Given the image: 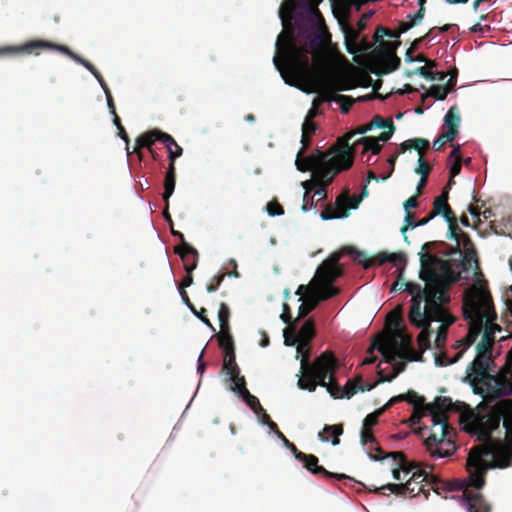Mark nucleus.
I'll return each mask as SVG.
<instances>
[{
  "instance_id": "f257e3e1",
  "label": "nucleus",
  "mask_w": 512,
  "mask_h": 512,
  "mask_svg": "<svg viewBox=\"0 0 512 512\" xmlns=\"http://www.w3.org/2000/svg\"><path fill=\"white\" fill-rule=\"evenodd\" d=\"M322 0H286L279 9L283 32L273 62L286 84L297 86L311 78L309 53H319L331 35L317 5Z\"/></svg>"
},
{
  "instance_id": "f03ea898",
  "label": "nucleus",
  "mask_w": 512,
  "mask_h": 512,
  "mask_svg": "<svg viewBox=\"0 0 512 512\" xmlns=\"http://www.w3.org/2000/svg\"><path fill=\"white\" fill-rule=\"evenodd\" d=\"M462 309L469 328L466 336L457 340L453 348L461 349L464 353L481 334L484 322L494 321L497 315L490 292L477 285H471L465 290Z\"/></svg>"
},
{
  "instance_id": "7ed1b4c3",
  "label": "nucleus",
  "mask_w": 512,
  "mask_h": 512,
  "mask_svg": "<svg viewBox=\"0 0 512 512\" xmlns=\"http://www.w3.org/2000/svg\"><path fill=\"white\" fill-rule=\"evenodd\" d=\"M493 455V451L488 446L473 447L467 458L466 469L468 479L463 488V502L468 512H490L491 507L484 496L475 490H480L485 485V475L488 469L493 468L494 464L488 461V457Z\"/></svg>"
},
{
  "instance_id": "20e7f679",
  "label": "nucleus",
  "mask_w": 512,
  "mask_h": 512,
  "mask_svg": "<svg viewBox=\"0 0 512 512\" xmlns=\"http://www.w3.org/2000/svg\"><path fill=\"white\" fill-rule=\"evenodd\" d=\"M295 165L301 172L316 173L317 189L314 194L319 196V199H324L327 194L326 187L332 183L335 175L352 167V158L348 153L333 157L326 151L316 149V152L308 157H303L302 152L297 154Z\"/></svg>"
},
{
  "instance_id": "39448f33",
  "label": "nucleus",
  "mask_w": 512,
  "mask_h": 512,
  "mask_svg": "<svg viewBox=\"0 0 512 512\" xmlns=\"http://www.w3.org/2000/svg\"><path fill=\"white\" fill-rule=\"evenodd\" d=\"M431 471L432 470L429 468L418 469L414 471L405 482L387 483L381 487L369 488V491L386 495L384 491L388 490L390 493L399 497H415L423 493L425 498H428L429 490H426L425 486H430L435 492H437L438 489L444 488V484L441 482L440 478L432 474Z\"/></svg>"
},
{
  "instance_id": "423d86ee",
  "label": "nucleus",
  "mask_w": 512,
  "mask_h": 512,
  "mask_svg": "<svg viewBox=\"0 0 512 512\" xmlns=\"http://www.w3.org/2000/svg\"><path fill=\"white\" fill-rule=\"evenodd\" d=\"M431 471L432 470L429 468L418 469L414 471L405 482L387 483L381 487L369 488V491L386 495L384 491L388 490L390 493L399 497H415L423 493L425 498H428L429 490H426L425 486H430L435 492H437L438 489L444 488V484L441 482L440 478L432 474Z\"/></svg>"
},
{
  "instance_id": "0eeeda50",
  "label": "nucleus",
  "mask_w": 512,
  "mask_h": 512,
  "mask_svg": "<svg viewBox=\"0 0 512 512\" xmlns=\"http://www.w3.org/2000/svg\"><path fill=\"white\" fill-rule=\"evenodd\" d=\"M340 258L341 253H332L318 266L311 281V295L318 302L326 301L340 293V289L332 285L344 273L339 266Z\"/></svg>"
},
{
  "instance_id": "6e6552de",
  "label": "nucleus",
  "mask_w": 512,
  "mask_h": 512,
  "mask_svg": "<svg viewBox=\"0 0 512 512\" xmlns=\"http://www.w3.org/2000/svg\"><path fill=\"white\" fill-rule=\"evenodd\" d=\"M58 51L69 56L74 61L83 65L93 76L99 73L96 67L88 60L72 52L67 46L53 43L43 39H33L20 45H7L0 47V57H12L19 54L38 56L42 51Z\"/></svg>"
},
{
  "instance_id": "1a4fd4ad",
  "label": "nucleus",
  "mask_w": 512,
  "mask_h": 512,
  "mask_svg": "<svg viewBox=\"0 0 512 512\" xmlns=\"http://www.w3.org/2000/svg\"><path fill=\"white\" fill-rule=\"evenodd\" d=\"M512 371L508 367L496 370V363L493 362L488 370V378L482 381L466 382L471 386L474 394L480 395L486 402L492 403L511 393L512 387L509 379Z\"/></svg>"
},
{
  "instance_id": "9d476101",
  "label": "nucleus",
  "mask_w": 512,
  "mask_h": 512,
  "mask_svg": "<svg viewBox=\"0 0 512 512\" xmlns=\"http://www.w3.org/2000/svg\"><path fill=\"white\" fill-rule=\"evenodd\" d=\"M297 353L301 354V372L302 376L299 377L297 385L302 390H307L309 392L315 391L314 383L310 382L308 385H303L308 382L309 378H311L316 372V370L320 369L321 371L327 373L332 368L333 357H335L332 351L326 350L321 353L313 362H310L311 356V342L299 341L297 343Z\"/></svg>"
},
{
  "instance_id": "9b49d317",
  "label": "nucleus",
  "mask_w": 512,
  "mask_h": 512,
  "mask_svg": "<svg viewBox=\"0 0 512 512\" xmlns=\"http://www.w3.org/2000/svg\"><path fill=\"white\" fill-rule=\"evenodd\" d=\"M495 340H491L490 333H483L479 343L476 344V355L466 368L464 381H484L488 378V370L490 365L495 362L493 356V347Z\"/></svg>"
},
{
  "instance_id": "f8f14e48",
  "label": "nucleus",
  "mask_w": 512,
  "mask_h": 512,
  "mask_svg": "<svg viewBox=\"0 0 512 512\" xmlns=\"http://www.w3.org/2000/svg\"><path fill=\"white\" fill-rule=\"evenodd\" d=\"M414 297L413 305L410 306L409 309L408 320L413 326L421 329L417 341L419 348L424 352L431 347L430 338L433 334V330L431 329V321L429 320V313L426 308V304H424L423 307H420L421 297L419 294Z\"/></svg>"
},
{
  "instance_id": "ddd939ff",
  "label": "nucleus",
  "mask_w": 512,
  "mask_h": 512,
  "mask_svg": "<svg viewBox=\"0 0 512 512\" xmlns=\"http://www.w3.org/2000/svg\"><path fill=\"white\" fill-rule=\"evenodd\" d=\"M342 252L351 255L354 258V261L362 265L365 269H369L375 264L381 266L386 262H390L399 271V278L402 276V273L407 264V258L403 252H380L373 259L367 258V255L364 252L359 251L354 247H345L342 249Z\"/></svg>"
},
{
  "instance_id": "4468645a",
  "label": "nucleus",
  "mask_w": 512,
  "mask_h": 512,
  "mask_svg": "<svg viewBox=\"0 0 512 512\" xmlns=\"http://www.w3.org/2000/svg\"><path fill=\"white\" fill-rule=\"evenodd\" d=\"M439 271V277L442 280L443 287L439 291V294L427 293L426 300H435L441 302H449L450 296L447 294L449 287L460 281L461 279L468 280V277H462L459 269V264L455 259H441L437 268Z\"/></svg>"
},
{
  "instance_id": "2eb2a0df",
  "label": "nucleus",
  "mask_w": 512,
  "mask_h": 512,
  "mask_svg": "<svg viewBox=\"0 0 512 512\" xmlns=\"http://www.w3.org/2000/svg\"><path fill=\"white\" fill-rule=\"evenodd\" d=\"M448 302H441L435 300H426V308L429 313V320L432 322H440L441 325L437 330L435 339L436 348L441 349L445 345L448 334V327L451 326L456 318L450 314L445 304Z\"/></svg>"
},
{
  "instance_id": "dca6fc26",
  "label": "nucleus",
  "mask_w": 512,
  "mask_h": 512,
  "mask_svg": "<svg viewBox=\"0 0 512 512\" xmlns=\"http://www.w3.org/2000/svg\"><path fill=\"white\" fill-rule=\"evenodd\" d=\"M421 270L419 277L425 282L426 294H439L443 287L442 280L437 271L441 258L431 254L430 252H419Z\"/></svg>"
},
{
  "instance_id": "f3484780",
  "label": "nucleus",
  "mask_w": 512,
  "mask_h": 512,
  "mask_svg": "<svg viewBox=\"0 0 512 512\" xmlns=\"http://www.w3.org/2000/svg\"><path fill=\"white\" fill-rule=\"evenodd\" d=\"M410 344V336L397 332L392 338L377 345V349L383 355L385 362L393 363L397 358H406V353H413Z\"/></svg>"
},
{
  "instance_id": "a211bd4d",
  "label": "nucleus",
  "mask_w": 512,
  "mask_h": 512,
  "mask_svg": "<svg viewBox=\"0 0 512 512\" xmlns=\"http://www.w3.org/2000/svg\"><path fill=\"white\" fill-rule=\"evenodd\" d=\"M339 368V362L336 357H333L332 368L329 372L325 373L320 369L316 370L314 375L307 380L308 382L303 385H308L310 382L314 383L315 389L317 386L325 387L329 394L335 399L346 397V385L341 387L335 378V373Z\"/></svg>"
},
{
  "instance_id": "6ab92c4d",
  "label": "nucleus",
  "mask_w": 512,
  "mask_h": 512,
  "mask_svg": "<svg viewBox=\"0 0 512 512\" xmlns=\"http://www.w3.org/2000/svg\"><path fill=\"white\" fill-rule=\"evenodd\" d=\"M402 401H407L413 405V413L410 417V422L413 425L419 424L424 416H429L428 410H426L425 398L418 395L414 390H409L405 394H400L389 399L386 403V407H391L394 404Z\"/></svg>"
},
{
  "instance_id": "aec40b11",
  "label": "nucleus",
  "mask_w": 512,
  "mask_h": 512,
  "mask_svg": "<svg viewBox=\"0 0 512 512\" xmlns=\"http://www.w3.org/2000/svg\"><path fill=\"white\" fill-rule=\"evenodd\" d=\"M296 459L301 462L304 468L309 471L311 474L316 476H323L327 479H337V480H353L350 476L342 473H333L327 471L323 466L319 465V459L317 456L313 454H306L303 452H298L296 454Z\"/></svg>"
},
{
  "instance_id": "412c9836",
  "label": "nucleus",
  "mask_w": 512,
  "mask_h": 512,
  "mask_svg": "<svg viewBox=\"0 0 512 512\" xmlns=\"http://www.w3.org/2000/svg\"><path fill=\"white\" fill-rule=\"evenodd\" d=\"M373 129V124L368 123L366 125H362L358 127L356 130L351 131L343 135L337 140V144L330 147L326 152L332 155L333 157H339L340 155H343L344 153H348L351 155L352 163L354 162V155L356 151L355 142L350 145L349 140L356 134H364L370 130Z\"/></svg>"
},
{
  "instance_id": "4be33fe9",
  "label": "nucleus",
  "mask_w": 512,
  "mask_h": 512,
  "mask_svg": "<svg viewBox=\"0 0 512 512\" xmlns=\"http://www.w3.org/2000/svg\"><path fill=\"white\" fill-rule=\"evenodd\" d=\"M387 50V53L379 52L374 61L376 68L372 69L371 72L378 76L397 70L401 64V59L395 53L396 48L392 47Z\"/></svg>"
},
{
  "instance_id": "5701e85b",
  "label": "nucleus",
  "mask_w": 512,
  "mask_h": 512,
  "mask_svg": "<svg viewBox=\"0 0 512 512\" xmlns=\"http://www.w3.org/2000/svg\"><path fill=\"white\" fill-rule=\"evenodd\" d=\"M155 141L160 142H170L172 143L173 137L161 130L153 129L146 133L141 134L136 139V145L134 148V152L138 154L139 159L142 158V152L140 151L141 148H147L150 153H153V144Z\"/></svg>"
},
{
  "instance_id": "b1692460",
  "label": "nucleus",
  "mask_w": 512,
  "mask_h": 512,
  "mask_svg": "<svg viewBox=\"0 0 512 512\" xmlns=\"http://www.w3.org/2000/svg\"><path fill=\"white\" fill-rule=\"evenodd\" d=\"M459 268L463 272H468L471 269H474V277H475V283L473 285L481 286L485 289V291L488 290V283L484 278V274L482 273L480 269L479 259L477 255H468V254H462L459 256V259H456Z\"/></svg>"
},
{
  "instance_id": "393cba45",
  "label": "nucleus",
  "mask_w": 512,
  "mask_h": 512,
  "mask_svg": "<svg viewBox=\"0 0 512 512\" xmlns=\"http://www.w3.org/2000/svg\"><path fill=\"white\" fill-rule=\"evenodd\" d=\"M432 422L431 432L425 439L424 444L426 448L437 445V441L441 440L451 434H454L453 428L448 424V419L444 418H430Z\"/></svg>"
},
{
  "instance_id": "a878e982",
  "label": "nucleus",
  "mask_w": 512,
  "mask_h": 512,
  "mask_svg": "<svg viewBox=\"0 0 512 512\" xmlns=\"http://www.w3.org/2000/svg\"><path fill=\"white\" fill-rule=\"evenodd\" d=\"M503 407L504 404L499 402L493 407L492 411L485 416V419L480 423L482 436L491 438L492 433L499 428L505 412Z\"/></svg>"
},
{
  "instance_id": "bb28decb",
  "label": "nucleus",
  "mask_w": 512,
  "mask_h": 512,
  "mask_svg": "<svg viewBox=\"0 0 512 512\" xmlns=\"http://www.w3.org/2000/svg\"><path fill=\"white\" fill-rule=\"evenodd\" d=\"M174 252L181 257L186 273L191 274L198 265V251L188 243L180 244Z\"/></svg>"
},
{
  "instance_id": "cd10ccee",
  "label": "nucleus",
  "mask_w": 512,
  "mask_h": 512,
  "mask_svg": "<svg viewBox=\"0 0 512 512\" xmlns=\"http://www.w3.org/2000/svg\"><path fill=\"white\" fill-rule=\"evenodd\" d=\"M426 410H428L430 418L448 419L447 412L453 411L454 407L451 398L437 396L432 403H426Z\"/></svg>"
},
{
  "instance_id": "c85d7f7f",
  "label": "nucleus",
  "mask_w": 512,
  "mask_h": 512,
  "mask_svg": "<svg viewBox=\"0 0 512 512\" xmlns=\"http://www.w3.org/2000/svg\"><path fill=\"white\" fill-rule=\"evenodd\" d=\"M449 185H446L441 194L437 197H435L433 204H432V210L429 212L431 214V217H436L438 215L443 216L444 219L451 218L454 214L453 210L451 209L448 199H449Z\"/></svg>"
},
{
  "instance_id": "c756f323",
  "label": "nucleus",
  "mask_w": 512,
  "mask_h": 512,
  "mask_svg": "<svg viewBox=\"0 0 512 512\" xmlns=\"http://www.w3.org/2000/svg\"><path fill=\"white\" fill-rule=\"evenodd\" d=\"M386 457H391L396 462H399L400 468L402 469L403 474H405V476L412 474L414 471H416L418 469H425V468H429L430 470L433 469V467L429 464H424L422 462L408 460L406 455L401 451L389 452V453H387Z\"/></svg>"
},
{
  "instance_id": "7c9ffc66",
  "label": "nucleus",
  "mask_w": 512,
  "mask_h": 512,
  "mask_svg": "<svg viewBox=\"0 0 512 512\" xmlns=\"http://www.w3.org/2000/svg\"><path fill=\"white\" fill-rule=\"evenodd\" d=\"M392 290L393 291H407L412 297L411 298V306L413 305V301L415 299L414 296H416L417 294H419V296L421 297L420 307L424 306V305H422L423 302L426 303V288L425 287L422 288L421 285L418 283L396 281L393 284Z\"/></svg>"
},
{
  "instance_id": "2f4dec72",
  "label": "nucleus",
  "mask_w": 512,
  "mask_h": 512,
  "mask_svg": "<svg viewBox=\"0 0 512 512\" xmlns=\"http://www.w3.org/2000/svg\"><path fill=\"white\" fill-rule=\"evenodd\" d=\"M436 443L437 445L427 448L432 457H449L456 451V445L451 439V435L438 440Z\"/></svg>"
},
{
  "instance_id": "473e14b6",
  "label": "nucleus",
  "mask_w": 512,
  "mask_h": 512,
  "mask_svg": "<svg viewBox=\"0 0 512 512\" xmlns=\"http://www.w3.org/2000/svg\"><path fill=\"white\" fill-rule=\"evenodd\" d=\"M460 125V115L456 106H452L444 117V126L447 128L445 137L455 139Z\"/></svg>"
},
{
  "instance_id": "72a5a7b5",
  "label": "nucleus",
  "mask_w": 512,
  "mask_h": 512,
  "mask_svg": "<svg viewBox=\"0 0 512 512\" xmlns=\"http://www.w3.org/2000/svg\"><path fill=\"white\" fill-rule=\"evenodd\" d=\"M445 221L448 223V238L456 241V245L450 248V251L447 253V255L451 256L453 254H458V256H461L462 252L459 247V238L460 234L465 232L460 229L455 213L451 218H446Z\"/></svg>"
},
{
  "instance_id": "f704fd0d",
  "label": "nucleus",
  "mask_w": 512,
  "mask_h": 512,
  "mask_svg": "<svg viewBox=\"0 0 512 512\" xmlns=\"http://www.w3.org/2000/svg\"><path fill=\"white\" fill-rule=\"evenodd\" d=\"M378 383H381L380 380L374 383L364 384L361 376H358L354 380L349 379L346 383V398L350 399L358 391H371L378 385Z\"/></svg>"
},
{
  "instance_id": "c9c22d12",
  "label": "nucleus",
  "mask_w": 512,
  "mask_h": 512,
  "mask_svg": "<svg viewBox=\"0 0 512 512\" xmlns=\"http://www.w3.org/2000/svg\"><path fill=\"white\" fill-rule=\"evenodd\" d=\"M176 184V168L175 164L169 163L167 171L165 173L164 178V192H163V200L169 206V199L174 193Z\"/></svg>"
},
{
  "instance_id": "e433bc0d",
  "label": "nucleus",
  "mask_w": 512,
  "mask_h": 512,
  "mask_svg": "<svg viewBox=\"0 0 512 512\" xmlns=\"http://www.w3.org/2000/svg\"><path fill=\"white\" fill-rule=\"evenodd\" d=\"M361 201L362 196H350L349 191L346 190L336 198L335 204L337 209H342V211L349 213L350 209H357Z\"/></svg>"
},
{
  "instance_id": "4c0bfd02",
  "label": "nucleus",
  "mask_w": 512,
  "mask_h": 512,
  "mask_svg": "<svg viewBox=\"0 0 512 512\" xmlns=\"http://www.w3.org/2000/svg\"><path fill=\"white\" fill-rule=\"evenodd\" d=\"M384 36H387L389 38H394V39H398L400 37V33H398V30H390L388 28H384V27H378L374 36H373V39L375 42H378L380 43V45L385 48V49H391L392 47H395L397 48L398 45H400V42L397 41L395 43H392V42H388V41H384L383 40V37Z\"/></svg>"
},
{
  "instance_id": "58836bf2",
  "label": "nucleus",
  "mask_w": 512,
  "mask_h": 512,
  "mask_svg": "<svg viewBox=\"0 0 512 512\" xmlns=\"http://www.w3.org/2000/svg\"><path fill=\"white\" fill-rule=\"evenodd\" d=\"M355 145H362L364 147L363 153L371 151L373 155L379 154L382 150V145L379 144L375 137L371 136L361 137L359 140L355 141Z\"/></svg>"
},
{
  "instance_id": "ea45409f",
  "label": "nucleus",
  "mask_w": 512,
  "mask_h": 512,
  "mask_svg": "<svg viewBox=\"0 0 512 512\" xmlns=\"http://www.w3.org/2000/svg\"><path fill=\"white\" fill-rule=\"evenodd\" d=\"M296 336L298 337L299 341L312 342L316 336L314 321L312 319L305 321Z\"/></svg>"
},
{
  "instance_id": "a19ab883",
  "label": "nucleus",
  "mask_w": 512,
  "mask_h": 512,
  "mask_svg": "<svg viewBox=\"0 0 512 512\" xmlns=\"http://www.w3.org/2000/svg\"><path fill=\"white\" fill-rule=\"evenodd\" d=\"M323 433H330L333 437L332 444L334 446L338 445L340 443L339 436L343 434V425L342 424H337V425H327L326 424L324 426L323 432L319 433V438L322 441L327 442V441H329V438L324 436Z\"/></svg>"
},
{
  "instance_id": "79ce46f5",
  "label": "nucleus",
  "mask_w": 512,
  "mask_h": 512,
  "mask_svg": "<svg viewBox=\"0 0 512 512\" xmlns=\"http://www.w3.org/2000/svg\"><path fill=\"white\" fill-rule=\"evenodd\" d=\"M219 346L224 350L225 354L234 352V343L233 338L230 334V329H220V334L218 335Z\"/></svg>"
},
{
  "instance_id": "37998d69",
  "label": "nucleus",
  "mask_w": 512,
  "mask_h": 512,
  "mask_svg": "<svg viewBox=\"0 0 512 512\" xmlns=\"http://www.w3.org/2000/svg\"><path fill=\"white\" fill-rule=\"evenodd\" d=\"M222 370L226 373V375L229 376V378L235 375L236 373L240 372L239 367L236 363L235 352L228 354L224 353Z\"/></svg>"
},
{
  "instance_id": "c03bdc74",
  "label": "nucleus",
  "mask_w": 512,
  "mask_h": 512,
  "mask_svg": "<svg viewBox=\"0 0 512 512\" xmlns=\"http://www.w3.org/2000/svg\"><path fill=\"white\" fill-rule=\"evenodd\" d=\"M348 215V212L342 211V209H337L336 205L335 207L328 205L321 211L320 216L323 220H330L335 218H345L348 217Z\"/></svg>"
},
{
  "instance_id": "a18cd8bd",
  "label": "nucleus",
  "mask_w": 512,
  "mask_h": 512,
  "mask_svg": "<svg viewBox=\"0 0 512 512\" xmlns=\"http://www.w3.org/2000/svg\"><path fill=\"white\" fill-rule=\"evenodd\" d=\"M463 248V251L461 250L462 254H468V255H477L476 248L474 246L473 241L471 240L470 236L465 232L460 234L459 238V247Z\"/></svg>"
},
{
  "instance_id": "49530a36",
  "label": "nucleus",
  "mask_w": 512,
  "mask_h": 512,
  "mask_svg": "<svg viewBox=\"0 0 512 512\" xmlns=\"http://www.w3.org/2000/svg\"><path fill=\"white\" fill-rule=\"evenodd\" d=\"M318 303L319 302L316 300V298H314L311 294L308 295L307 301L299 306L298 318L306 317L311 311H313L317 307Z\"/></svg>"
},
{
  "instance_id": "de8ad7c7",
  "label": "nucleus",
  "mask_w": 512,
  "mask_h": 512,
  "mask_svg": "<svg viewBox=\"0 0 512 512\" xmlns=\"http://www.w3.org/2000/svg\"><path fill=\"white\" fill-rule=\"evenodd\" d=\"M240 396L255 414H259V411H263V407L261 406L258 398L252 395L249 390H245L242 394H240Z\"/></svg>"
},
{
  "instance_id": "09e8293b",
  "label": "nucleus",
  "mask_w": 512,
  "mask_h": 512,
  "mask_svg": "<svg viewBox=\"0 0 512 512\" xmlns=\"http://www.w3.org/2000/svg\"><path fill=\"white\" fill-rule=\"evenodd\" d=\"M389 407H386V404L375 410L374 412L368 414L364 420H363V427L371 429V427L377 425L379 417L388 409Z\"/></svg>"
},
{
  "instance_id": "8fccbe9b",
  "label": "nucleus",
  "mask_w": 512,
  "mask_h": 512,
  "mask_svg": "<svg viewBox=\"0 0 512 512\" xmlns=\"http://www.w3.org/2000/svg\"><path fill=\"white\" fill-rule=\"evenodd\" d=\"M229 319H230V309L228 305L224 302L220 303L219 311H218V320L220 323V329H230L229 325Z\"/></svg>"
},
{
  "instance_id": "3c124183",
  "label": "nucleus",
  "mask_w": 512,
  "mask_h": 512,
  "mask_svg": "<svg viewBox=\"0 0 512 512\" xmlns=\"http://www.w3.org/2000/svg\"><path fill=\"white\" fill-rule=\"evenodd\" d=\"M165 144L167 150H168V158L169 163L175 164L176 158L180 157L183 153V149L181 146L177 144V142L173 139L172 143L170 142H163Z\"/></svg>"
},
{
  "instance_id": "603ef678",
  "label": "nucleus",
  "mask_w": 512,
  "mask_h": 512,
  "mask_svg": "<svg viewBox=\"0 0 512 512\" xmlns=\"http://www.w3.org/2000/svg\"><path fill=\"white\" fill-rule=\"evenodd\" d=\"M448 88L443 85H433L431 86L429 93L422 95V100L424 101L426 97L431 96L437 100H444L448 94Z\"/></svg>"
},
{
  "instance_id": "864d4df0",
  "label": "nucleus",
  "mask_w": 512,
  "mask_h": 512,
  "mask_svg": "<svg viewBox=\"0 0 512 512\" xmlns=\"http://www.w3.org/2000/svg\"><path fill=\"white\" fill-rule=\"evenodd\" d=\"M229 379L233 382V385L230 387L232 391L237 392L240 395L245 390H248L246 387L245 377L240 375V372L231 376Z\"/></svg>"
},
{
  "instance_id": "5fc2aeb1",
  "label": "nucleus",
  "mask_w": 512,
  "mask_h": 512,
  "mask_svg": "<svg viewBox=\"0 0 512 512\" xmlns=\"http://www.w3.org/2000/svg\"><path fill=\"white\" fill-rule=\"evenodd\" d=\"M501 403L504 404V416L503 419V426L506 429V434H509L512 432V408L510 406V403L508 401H501Z\"/></svg>"
},
{
  "instance_id": "6e6d98bb",
  "label": "nucleus",
  "mask_w": 512,
  "mask_h": 512,
  "mask_svg": "<svg viewBox=\"0 0 512 512\" xmlns=\"http://www.w3.org/2000/svg\"><path fill=\"white\" fill-rule=\"evenodd\" d=\"M463 356V351H459L453 359H450L445 353H440L439 355H436L435 362L439 366H447L453 363H456L459 361Z\"/></svg>"
},
{
  "instance_id": "4d7b16f0",
  "label": "nucleus",
  "mask_w": 512,
  "mask_h": 512,
  "mask_svg": "<svg viewBox=\"0 0 512 512\" xmlns=\"http://www.w3.org/2000/svg\"><path fill=\"white\" fill-rule=\"evenodd\" d=\"M405 369V364H398L393 367V371L390 375H385L381 370L378 372L380 377V382H391L395 379L403 370Z\"/></svg>"
},
{
  "instance_id": "13d9d810",
  "label": "nucleus",
  "mask_w": 512,
  "mask_h": 512,
  "mask_svg": "<svg viewBox=\"0 0 512 512\" xmlns=\"http://www.w3.org/2000/svg\"><path fill=\"white\" fill-rule=\"evenodd\" d=\"M368 456L370 459L375 461L387 458V454H384L382 448L377 443L368 446Z\"/></svg>"
},
{
  "instance_id": "bf43d9fd",
  "label": "nucleus",
  "mask_w": 512,
  "mask_h": 512,
  "mask_svg": "<svg viewBox=\"0 0 512 512\" xmlns=\"http://www.w3.org/2000/svg\"><path fill=\"white\" fill-rule=\"evenodd\" d=\"M370 123L373 124V127L382 129H395V125L392 119H384L379 115L374 116Z\"/></svg>"
},
{
  "instance_id": "052dcab7",
  "label": "nucleus",
  "mask_w": 512,
  "mask_h": 512,
  "mask_svg": "<svg viewBox=\"0 0 512 512\" xmlns=\"http://www.w3.org/2000/svg\"><path fill=\"white\" fill-rule=\"evenodd\" d=\"M360 437L363 446L376 444V438L374 437L371 429L362 427Z\"/></svg>"
},
{
  "instance_id": "680f3d73",
  "label": "nucleus",
  "mask_w": 512,
  "mask_h": 512,
  "mask_svg": "<svg viewBox=\"0 0 512 512\" xmlns=\"http://www.w3.org/2000/svg\"><path fill=\"white\" fill-rule=\"evenodd\" d=\"M412 74H419L423 78L429 79V80H436L435 74L433 71L429 70L427 66H420L417 67L414 71L407 72V76H411Z\"/></svg>"
},
{
  "instance_id": "e2e57ef3",
  "label": "nucleus",
  "mask_w": 512,
  "mask_h": 512,
  "mask_svg": "<svg viewBox=\"0 0 512 512\" xmlns=\"http://www.w3.org/2000/svg\"><path fill=\"white\" fill-rule=\"evenodd\" d=\"M266 210L270 216H281L284 214V208L276 200L268 202Z\"/></svg>"
},
{
  "instance_id": "0e129e2a",
  "label": "nucleus",
  "mask_w": 512,
  "mask_h": 512,
  "mask_svg": "<svg viewBox=\"0 0 512 512\" xmlns=\"http://www.w3.org/2000/svg\"><path fill=\"white\" fill-rule=\"evenodd\" d=\"M335 101L340 103L342 113H348L353 104V100L349 96L345 95H336Z\"/></svg>"
},
{
  "instance_id": "69168bd1",
  "label": "nucleus",
  "mask_w": 512,
  "mask_h": 512,
  "mask_svg": "<svg viewBox=\"0 0 512 512\" xmlns=\"http://www.w3.org/2000/svg\"><path fill=\"white\" fill-rule=\"evenodd\" d=\"M226 275H227L226 273H221L219 275L214 276L211 279V282L206 286L207 292H209V293L215 292L220 287L222 282L224 281Z\"/></svg>"
},
{
  "instance_id": "338daca9",
  "label": "nucleus",
  "mask_w": 512,
  "mask_h": 512,
  "mask_svg": "<svg viewBox=\"0 0 512 512\" xmlns=\"http://www.w3.org/2000/svg\"><path fill=\"white\" fill-rule=\"evenodd\" d=\"M410 142H412L413 148L419 152L420 156H423V150H427L430 147L429 141L423 138L410 139Z\"/></svg>"
},
{
  "instance_id": "774afa93",
  "label": "nucleus",
  "mask_w": 512,
  "mask_h": 512,
  "mask_svg": "<svg viewBox=\"0 0 512 512\" xmlns=\"http://www.w3.org/2000/svg\"><path fill=\"white\" fill-rule=\"evenodd\" d=\"M430 172V165L423 159V156L421 155L418 159V167L415 169V173L420 174L421 177H428Z\"/></svg>"
}]
</instances>
